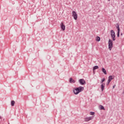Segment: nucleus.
Instances as JSON below:
<instances>
[{"mask_svg":"<svg viewBox=\"0 0 124 124\" xmlns=\"http://www.w3.org/2000/svg\"><path fill=\"white\" fill-rule=\"evenodd\" d=\"M83 91H84V87L79 86V87L75 88L73 92L75 94H78L79 93H81V92H83Z\"/></svg>","mask_w":124,"mask_h":124,"instance_id":"1","label":"nucleus"},{"mask_svg":"<svg viewBox=\"0 0 124 124\" xmlns=\"http://www.w3.org/2000/svg\"><path fill=\"white\" fill-rule=\"evenodd\" d=\"M113 48V41L111 39L108 40V49L111 51Z\"/></svg>","mask_w":124,"mask_h":124,"instance_id":"2","label":"nucleus"},{"mask_svg":"<svg viewBox=\"0 0 124 124\" xmlns=\"http://www.w3.org/2000/svg\"><path fill=\"white\" fill-rule=\"evenodd\" d=\"M110 32H111V36L112 38V40L113 41H115L116 40V39H115V37H116V34H115V32L113 30H111Z\"/></svg>","mask_w":124,"mask_h":124,"instance_id":"3","label":"nucleus"},{"mask_svg":"<svg viewBox=\"0 0 124 124\" xmlns=\"http://www.w3.org/2000/svg\"><path fill=\"white\" fill-rule=\"evenodd\" d=\"M93 118H94V116H90L89 117H86L84 119L85 122H89V121H91V120H93Z\"/></svg>","mask_w":124,"mask_h":124,"instance_id":"4","label":"nucleus"},{"mask_svg":"<svg viewBox=\"0 0 124 124\" xmlns=\"http://www.w3.org/2000/svg\"><path fill=\"white\" fill-rule=\"evenodd\" d=\"M72 16L75 20H77V13L75 11L72 12Z\"/></svg>","mask_w":124,"mask_h":124,"instance_id":"5","label":"nucleus"},{"mask_svg":"<svg viewBox=\"0 0 124 124\" xmlns=\"http://www.w3.org/2000/svg\"><path fill=\"white\" fill-rule=\"evenodd\" d=\"M79 83L80 85H85L86 84V81L83 79H80L79 80Z\"/></svg>","mask_w":124,"mask_h":124,"instance_id":"6","label":"nucleus"},{"mask_svg":"<svg viewBox=\"0 0 124 124\" xmlns=\"http://www.w3.org/2000/svg\"><path fill=\"white\" fill-rule=\"evenodd\" d=\"M61 28L62 31H65V26H64V24H63V23H61Z\"/></svg>","mask_w":124,"mask_h":124,"instance_id":"7","label":"nucleus"},{"mask_svg":"<svg viewBox=\"0 0 124 124\" xmlns=\"http://www.w3.org/2000/svg\"><path fill=\"white\" fill-rule=\"evenodd\" d=\"M104 88H105V83H102L101 85V89L102 92H103V90H104Z\"/></svg>","mask_w":124,"mask_h":124,"instance_id":"8","label":"nucleus"},{"mask_svg":"<svg viewBox=\"0 0 124 124\" xmlns=\"http://www.w3.org/2000/svg\"><path fill=\"white\" fill-rule=\"evenodd\" d=\"M69 82L70 83H71V84H73V83H75V80H74L72 78H70V80H69Z\"/></svg>","mask_w":124,"mask_h":124,"instance_id":"9","label":"nucleus"},{"mask_svg":"<svg viewBox=\"0 0 124 124\" xmlns=\"http://www.w3.org/2000/svg\"><path fill=\"white\" fill-rule=\"evenodd\" d=\"M112 80H113V76H110L108 77V83H110V82H111V81H112Z\"/></svg>","mask_w":124,"mask_h":124,"instance_id":"10","label":"nucleus"},{"mask_svg":"<svg viewBox=\"0 0 124 124\" xmlns=\"http://www.w3.org/2000/svg\"><path fill=\"white\" fill-rule=\"evenodd\" d=\"M102 72H103V73L105 74V75L107 74V72H106V70H105V68H102Z\"/></svg>","mask_w":124,"mask_h":124,"instance_id":"11","label":"nucleus"},{"mask_svg":"<svg viewBox=\"0 0 124 124\" xmlns=\"http://www.w3.org/2000/svg\"><path fill=\"white\" fill-rule=\"evenodd\" d=\"M99 108L100 110H105L104 107H103V106H102V105L99 106Z\"/></svg>","mask_w":124,"mask_h":124,"instance_id":"12","label":"nucleus"},{"mask_svg":"<svg viewBox=\"0 0 124 124\" xmlns=\"http://www.w3.org/2000/svg\"><path fill=\"white\" fill-rule=\"evenodd\" d=\"M95 69H98V66L96 65L93 67V70H95Z\"/></svg>","mask_w":124,"mask_h":124,"instance_id":"13","label":"nucleus"},{"mask_svg":"<svg viewBox=\"0 0 124 124\" xmlns=\"http://www.w3.org/2000/svg\"><path fill=\"white\" fill-rule=\"evenodd\" d=\"M11 105L12 106H14L15 105V101H11Z\"/></svg>","mask_w":124,"mask_h":124,"instance_id":"14","label":"nucleus"},{"mask_svg":"<svg viewBox=\"0 0 124 124\" xmlns=\"http://www.w3.org/2000/svg\"><path fill=\"white\" fill-rule=\"evenodd\" d=\"M116 28L117 29V31H120V26L119 25V24H117V26H116Z\"/></svg>","mask_w":124,"mask_h":124,"instance_id":"15","label":"nucleus"},{"mask_svg":"<svg viewBox=\"0 0 124 124\" xmlns=\"http://www.w3.org/2000/svg\"><path fill=\"white\" fill-rule=\"evenodd\" d=\"M96 40L97 41H100V37H98V36L96 37Z\"/></svg>","mask_w":124,"mask_h":124,"instance_id":"16","label":"nucleus"},{"mask_svg":"<svg viewBox=\"0 0 124 124\" xmlns=\"http://www.w3.org/2000/svg\"><path fill=\"white\" fill-rule=\"evenodd\" d=\"M104 81H105V78H103L101 81V84H103V82H104Z\"/></svg>","mask_w":124,"mask_h":124,"instance_id":"17","label":"nucleus"},{"mask_svg":"<svg viewBox=\"0 0 124 124\" xmlns=\"http://www.w3.org/2000/svg\"><path fill=\"white\" fill-rule=\"evenodd\" d=\"M117 35L118 37L120 36V31H118Z\"/></svg>","mask_w":124,"mask_h":124,"instance_id":"18","label":"nucleus"},{"mask_svg":"<svg viewBox=\"0 0 124 124\" xmlns=\"http://www.w3.org/2000/svg\"><path fill=\"white\" fill-rule=\"evenodd\" d=\"M90 115H92V116H93V115H94V112H90Z\"/></svg>","mask_w":124,"mask_h":124,"instance_id":"19","label":"nucleus"},{"mask_svg":"<svg viewBox=\"0 0 124 124\" xmlns=\"http://www.w3.org/2000/svg\"><path fill=\"white\" fill-rule=\"evenodd\" d=\"M109 84H110V82H109V80H108L107 85H109Z\"/></svg>","mask_w":124,"mask_h":124,"instance_id":"20","label":"nucleus"},{"mask_svg":"<svg viewBox=\"0 0 124 124\" xmlns=\"http://www.w3.org/2000/svg\"><path fill=\"white\" fill-rule=\"evenodd\" d=\"M1 119H2V117L0 116V120H1Z\"/></svg>","mask_w":124,"mask_h":124,"instance_id":"21","label":"nucleus"},{"mask_svg":"<svg viewBox=\"0 0 124 124\" xmlns=\"http://www.w3.org/2000/svg\"><path fill=\"white\" fill-rule=\"evenodd\" d=\"M114 88H115V86H113V89H114Z\"/></svg>","mask_w":124,"mask_h":124,"instance_id":"22","label":"nucleus"},{"mask_svg":"<svg viewBox=\"0 0 124 124\" xmlns=\"http://www.w3.org/2000/svg\"><path fill=\"white\" fill-rule=\"evenodd\" d=\"M121 35H123V33H121Z\"/></svg>","mask_w":124,"mask_h":124,"instance_id":"23","label":"nucleus"},{"mask_svg":"<svg viewBox=\"0 0 124 124\" xmlns=\"http://www.w3.org/2000/svg\"><path fill=\"white\" fill-rule=\"evenodd\" d=\"M110 0H108V1H110Z\"/></svg>","mask_w":124,"mask_h":124,"instance_id":"24","label":"nucleus"},{"mask_svg":"<svg viewBox=\"0 0 124 124\" xmlns=\"http://www.w3.org/2000/svg\"><path fill=\"white\" fill-rule=\"evenodd\" d=\"M8 124H10L9 123Z\"/></svg>","mask_w":124,"mask_h":124,"instance_id":"25","label":"nucleus"}]
</instances>
